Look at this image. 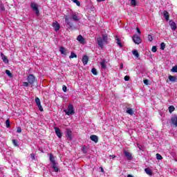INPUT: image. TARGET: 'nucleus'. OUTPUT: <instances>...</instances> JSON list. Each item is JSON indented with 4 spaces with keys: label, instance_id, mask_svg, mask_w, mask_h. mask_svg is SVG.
<instances>
[{
    "label": "nucleus",
    "instance_id": "1",
    "mask_svg": "<svg viewBox=\"0 0 177 177\" xmlns=\"http://www.w3.org/2000/svg\"><path fill=\"white\" fill-rule=\"evenodd\" d=\"M73 21H79L80 20V17L78 16V14L75 13V12H73L71 15V17H65V23L66 24V27H68V28H73L74 27V22Z\"/></svg>",
    "mask_w": 177,
    "mask_h": 177
},
{
    "label": "nucleus",
    "instance_id": "2",
    "mask_svg": "<svg viewBox=\"0 0 177 177\" xmlns=\"http://www.w3.org/2000/svg\"><path fill=\"white\" fill-rule=\"evenodd\" d=\"M64 111L66 115H73L75 113L74 111V106H73V104H69L68 106V109L64 110Z\"/></svg>",
    "mask_w": 177,
    "mask_h": 177
},
{
    "label": "nucleus",
    "instance_id": "3",
    "mask_svg": "<svg viewBox=\"0 0 177 177\" xmlns=\"http://www.w3.org/2000/svg\"><path fill=\"white\" fill-rule=\"evenodd\" d=\"M30 8L36 13L37 16H39V10L38 9V5L35 2L30 3Z\"/></svg>",
    "mask_w": 177,
    "mask_h": 177
},
{
    "label": "nucleus",
    "instance_id": "4",
    "mask_svg": "<svg viewBox=\"0 0 177 177\" xmlns=\"http://www.w3.org/2000/svg\"><path fill=\"white\" fill-rule=\"evenodd\" d=\"M27 81L30 85H32V84L35 82V76H34L32 74L28 75L27 77Z\"/></svg>",
    "mask_w": 177,
    "mask_h": 177
},
{
    "label": "nucleus",
    "instance_id": "5",
    "mask_svg": "<svg viewBox=\"0 0 177 177\" xmlns=\"http://www.w3.org/2000/svg\"><path fill=\"white\" fill-rule=\"evenodd\" d=\"M66 136L67 138V140H73V131L70 129H66Z\"/></svg>",
    "mask_w": 177,
    "mask_h": 177
},
{
    "label": "nucleus",
    "instance_id": "6",
    "mask_svg": "<svg viewBox=\"0 0 177 177\" xmlns=\"http://www.w3.org/2000/svg\"><path fill=\"white\" fill-rule=\"evenodd\" d=\"M35 103L37 107H39V110L40 111H44V108H42V105H41V100H39L38 97L35 98Z\"/></svg>",
    "mask_w": 177,
    "mask_h": 177
},
{
    "label": "nucleus",
    "instance_id": "7",
    "mask_svg": "<svg viewBox=\"0 0 177 177\" xmlns=\"http://www.w3.org/2000/svg\"><path fill=\"white\" fill-rule=\"evenodd\" d=\"M133 41L134 44H136L137 45H139V44L142 42V39H140V37L136 35L133 36Z\"/></svg>",
    "mask_w": 177,
    "mask_h": 177
},
{
    "label": "nucleus",
    "instance_id": "8",
    "mask_svg": "<svg viewBox=\"0 0 177 177\" xmlns=\"http://www.w3.org/2000/svg\"><path fill=\"white\" fill-rule=\"evenodd\" d=\"M76 39L77 41H78V42H80V44H82V45H84V44H86L85 38H84V37H82V35H79Z\"/></svg>",
    "mask_w": 177,
    "mask_h": 177
},
{
    "label": "nucleus",
    "instance_id": "9",
    "mask_svg": "<svg viewBox=\"0 0 177 177\" xmlns=\"http://www.w3.org/2000/svg\"><path fill=\"white\" fill-rule=\"evenodd\" d=\"M54 129L55 131V133H56L57 136L59 139H62V131L60 130V129H59V127H54Z\"/></svg>",
    "mask_w": 177,
    "mask_h": 177
},
{
    "label": "nucleus",
    "instance_id": "10",
    "mask_svg": "<svg viewBox=\"0 0 177 177\" xmlns=\"http://www.w3.org/2000/svg\"><path fill=\"white\" fill-rule=\"evenodd\" d=\"M59 52L61 55H64L65 56L67 55V53H68V50L66 49V48L62 46L59 48Z\"/></svg>",
    "mask_w": 177,
    "mask_h": 177
},
{
    "label": "nucleus",
    "instance_id": "11",
    "mask_svg": "<svg viewBox=\"0 0 177 177\" xmlns=\"http://www.w3.org/2000/svg\"><path fill=\"white\" fill-rule=\"evenodd\" d=\"M0 56L3 63H5L6 64H8V63H9V59H8V57L5 55H3V53H1Z\"/></svg>",
    "mask_w": 177,
    "mask_h": 177
},
{
    "label": "nucleus",
    "instance_id": "12",
    "mask_svg": "<svg viewBox=\"0 0 177 177\" xmlns=\"http://www.w3.org/2000/svg\"><path fill=\"white\" fill-rule=\"evenodd\" d=\"M97 42L99 47L103 48V44H105L104 41H103V39H102V37H98L97 39Z\"/></svg>",
    "mask_w": 177,
    "mask_h": 177
},
{
    "label": "nucleus",
    "instance_id": "13",
    "mask_svg": "<svg viewBox=\"0 0 177 177\" xmlns=\"http://www.w3.org/2000/svg\"><path fill=\"white\" fill-rule=\"evenodd\" d=\"M171 122L174 127H177V115H174L171 117Z\"/></svg>",
    "mask_w": 177,
    "mask_h": 177
},
{
    "label": "nucleus",
    "instance_id": "14",
    "mask_svg": "<svg viewBox=\"0 0 177 177\" xmlns=\"http://www.w3.org/2000/svg\"><path fill=\"white\" fill-rule=\"evenodd\" d=\"M53 27L54 28L55 31H59V30H60V25L57 21L53 23Z\"/></svg>",
    "mask_w": 177,
    "mask_h": 177
},
{
    "label": "nucleus",
    "instance_id": "15",
    "mask_svg": "<svg viewBox=\"0 0 177 177\" xmlns=\"http://www.w3.org/2000/svg\"><path fill=\"white\" fill-rule=\"evenodd\" d=\"M169 26L173 31H175L177 28L176 24L174 21H169Z\"/></svg>",
    "mask_w": 177,
    "mask_h": 177
},
{
    "label": "nucleus",
    "instance_id": "16",
    "mask_svg": "<svg viewBox=\"0 0 177 177\" xmlns=\"http://www.w3.org/2000/svg\"><path fill=\"white\" fill-rule=\"evenodd\" d=\"M90 139L93 142H95V143H97V142H99V138L97 136L92 135L90 136Z\"/></svg>",
    "mask_w": 177,
    "mask_h": 177
},
{
    "label": "nucleus",
    "instance_id": "17",
    "mask_svg": "<svg viewBox=\"0 0 177 177\" xmlns=\"http://www.w3.org/2000/svg\"><path fill=\"white\" fill-rule=\"evenodd\" d=\"M124 154L127 157V160H132V154H131V153L124 151Z\"/></svg>",
    "mask_w": 177,
    "mask_h": 177
},
{
    "label": "nucleus",
    "instance_id": "18",
    "mask_svg": "<svg viewBox=\"0 0 177 177\" xmlns=\"http://www.w3.org/2000/svg\"><path fill=\"white\" fill-rule=\"evenodd\" d=\"M88 60H89V58L88 57V56L86 55L83 56L82 62H83L84 66H86V64H88Z\"/></svg>",
    "mask_w": 177,
    "mask_h": 177
},
{
    "label": "nucleus",
    "instance_id": "19",
    "mask_svg": "<svg viewBox=\"0 0 177 177\" xmlns=\"http://www.w3.org/2000/svg\"><path fill=\"white\" fill-rule=\"evenodd\" d=\"M100 66H101V68L102 70H106V67H107V66L106 65V60L103 59L100 63Z\"/></svg>",
    "mask_w": 177,
    "mask_h": 177
},
{
    "label": "nucleus",
    "instance_id": "20",
    "mask_svg": "<svg viewBox=\"0 0 177 177\" xmlns=\"http://www.w3.org/2000/svg\"><path fill=\"white\" fill-rule=\"evenodd\" d=\"M163 15L166 19V21H168V20H169V14L168 13V11L165 10Z\"/></svg>",
    "mask_w": 177,
    "mask_h": 177
},
{
    "label": "nucleus",
    "instance_id": "21",
    "mask_svg": "<svg viewBox=\"0 0 177 177\" xmlns=\"http://www.w3.org/2000/svg\"><path fill=\"white\" fill-rule=\"evenodd\" d=\"M50 161L52 162V165L56 164V160H55V157L52 153H50Z\"/></svg>",
    "mask_w": 177,
    "mask_h": 177
},
{
    "label": "nucleus",
    "instance_id": "22",
    "mask_svg": "<svg viewBox=\"0 0 177 177\" xmlns=\"http://www.w3.org/2000/svg\"><path fill=\"white\" fill-rule=\"evenodd\" d=\"M145 171L146 172V174L147 175H149L150 176H153V172L151 171V170L149 168H146L145 169Z\"/></svg>",
    "mask_w": 177,
    "mask_h": 177
},
{
    "label": "nucleus",
    "instance_id": "23",
    "mask_svg": "<svg viewBox=\"0 0 177 177\" xmlns=\"http://www.w3.org/2000/svg\"><path fill=\"white\" fill-rule=\"evenodd\" d=\"M126 113H127V114H129L130 115H133V110L131 108H127Z\"/></svg>",
    "mask_w": 177,
    "mask_h": 177
},
{
    "label": "nucleus",
    "instance_id": "24",
    "mask_svg": "<svg viewBox=\"0 0 177 177\" xmlns=\"http://www.w3.org/2000/svg\"><path fill=\"white\" fill-rule=\"evenodd\" d=\"M169 80L171 81V82H176V77L172 76V75H169Z\"/></svg>",
    "mask_w": 177,
    "mask_h": 177
},
{
    "label": "nucleus",
    "instance_id": "25",
    "mask_svg": "<svg viewBox=\"0 0 177 177\" xmlns=\"http://www.w3.org/2000/svg\"><path fill=\"white\" fill-rule=\"evenodd\" d=\"M52 168L54 169L55 172L59 171V167H57V165H56V163L53 164Z\"/></svg>",
    "mask_w": 177,
    "mask_h": 177
},
{
    "label": "nucleus",
    "instance_id": "26",
    "mask_svg": "<svg viewBox=\"0 0 177 177\" xmlns=\"http://www.w3.org/2000/svg\"><path fill=\"white\" fill-rule=\"evenodd\" d=\"M102 39L104 44H107L108 37H107L106 35H103Z\"/></svg>",
    "mask_w": 177,
    "mask_h": 177
},
{
    "label": "nucleus",
    "instance_id": "27",
    "mask_svg": "<svg viewBox=\"0 0 177 177\" xmlns=\"http://www.w3.org/2000/svg\"><path fill=\"white\" fill-rule=\"evenodd\" d=\"M71 1H72V2L75 3L77 5V6H81V3L80 2V1H78V0H71Z\"/></svg>",
    "mask_w": 177,
    "mask_h": 177
},
{
    "label": "nucleus",
    "instance_id": "28",
    "mask_svg": "<svg viewBox=\"0 0 177 177\" xmlns=\"http://www.w3.org/2000/svg\"><path fill=\"white\" fill-rule=\"evenodd\" d=\"M132 53L133 55L136 56V57H139V53L138 52V50H134L132 51Z\"/></svg>",
    "mask_w": 177,
    "mask_h": 177
},
{
    "label": "nucleus",
    "instance_id": "29",
    "mask_svg": "<svg viewBox=\"0 0 177 177\" xmlns=\"http://www.w3.org/2000/svg\"><path fill=\"white\" fill-rule=\"evenodd\" d=\"M6 74H7V75L8 77H10V78H12V77H13V75H12V73H10V71H9V70L6 71Z\"/></svg>",
    "mask_w": 177,
    "mask_h": 177
},
{
    "label": "nucleus",
    "instance_id": "30",
    "mask_svg": "<svg viewBox=\"0 0 177 177\" xmlns=\"http://www.w3.org/2000/svg\"><path fill=\"white\" fill-rule=\"evenodd\" d=\"M6 128H10V121L9 119L6 121Z\"/></svg>",
    "mask_w": 177,
    "mask_h": 177
},
{
    "label": "nucleus",
    "instance_id": "31",
    "mask_svg": "<svg viewBox=\"0 0 177 177\" xmlns=\"http://www.w3.org/2000/svg\"><path fill=\"white\" fill-rule=\"evenodd\" d=\"M82 150L84 154H86V153H88V149L86 148V146H84Z\"/></svg>",
    "mask_w": 177,
    "mask_h": 177
},
{
    "label": "nucleus",
    "instance_id": "32",
    "mask_svg": "<svg viewBox=\"0 0 177 177\" xmlns=\"http://www.w3.org/2000/svg\"><path fill=\"white\" fill-rule=\"evenodd\" d=\"M12 143L14 146L16 147H19V142H17V140H12Z\"/></svg>",
    "mask_w": 177,
    "mask_h": 177
},
{
    "label": "nucleus",
    "instance_id": "33",
    "mask_svg": "<svg viewBox=\"0 0 177 177\" xmlns=\"http://www.w3.org/2000/svg\"><path fill=\"white\" fill-rule=\"evenodd\" d=\"M74 57H77V55L75 53H71V55L69 56V59H74Z\"/></svg>",
    "mask_w": 177,
    "mask_h": 177
},
{
    "label": "nucleus",
    "instance_id": "34",
    "mask_svg": "<svg viewBox=\"0 0 177 177\" xmlns=\"http://www.w3.org/2000/svg\"><path fill=\"white\" fill-rule=\"evenodd\" d=\"M91 73L93 74V75H97V71H96V68H93L91 69Z\"/></svg>",
    "mask_w": 177,
    "mask_h": 177
},
{
    "label": "nucleus",
    "instance_id": "35",
    "mask_svg": "<svg viewBox=\"0 0 177 177\" xmlns=\"http://www.w3.org/2000/svg\"><path fill=\"white\" fill-rule=\"evenodd\" d=\"M171 73H177V66H174L171 69Z\"/></svg>",
    "mask_w": 177,
    "mask_h": 177
},
{
    "label": "nucleus",
    "instance_id": "36",
    "mask_svg": "<svg viewBox=\"0 0 177 177\" xmlns=\"http://www.w3.org/2000/svg\"><path fill=\"white\" fill-rule=\"evenodd\" d=\"M175 111V107L174 106H169V113H172V111Z\"/></svg>",
    "mask_w": 177,
    "mask_h": 177
},
{
    "label": "nucleus",
    "instance_id": "37",
    "mask_svg": "<svg viewBox=\"0 0 177 177\" xmlns=\"http://www.w3.org/2000/svg\"><path fill=\"white\" fill-rule=\"evenodd\" d=\"M160 49L161 50H164L165 49V43L160 44Z\"/></svg>",
    "mask_w": 177,
    "mask_h": 177
},
{
    "label": "nucleus",
    "instance_id": "38",
    "mask_svg": "<svg viewBox=\"0 0 177 177\" xmlns=\"http://www.w3.org/2000/svg\"><path fill=\"white\" fill-rule=\"evenodd\" d=\"M157 160H162V156L160 153H156Z\"/></svg>",
    "mask_w": 177,
    "mask_h": 177
},
{
    "label": "nucleus",
    "instance_id": "39",
    "mask_svg": "<svg viewBox=\"0 0 177 177\" xmlns=\"http://www.w3.org/2000/svg\"><path fill=\"white\" fill-rule=\"evenodd\" d=\"M131 5L132 6H136V0H131Z\"/></svg>",
    "mask_w": 177,
    "mask_h": 177
},
{
    "label": "nucleus",
    "instance_id": "40",
    "mask_svg": "<svg viewBox=\"0 0 177 177\" xmlns=\"http://www.w3.org/2000/svg\"><path fill=\"white\" fill-rule=\"evenodd\" d=\"M151 51L153 52V53H155V52H157V46H153L151 48Z\"/></svg>",
    "mask_w": 177,
    "mask_h": 177
},
{
    "label": "nucleus",
    "instance_id": "41",
    "mask_svg": "<svg viewBox=\"0 0 177 177\" xmlns=\"http://www.w3.org/2000/svg\"><path fill=\"white\" fill-rule=\"evenodd\" d=\"M148 40L149 41V42H151V41H153V36H151V35H148Z\"/></svg>",
    "mask_w": 177,
    "mask_h": 177
},
{
    "label": "nucleus",
    "instance_id": "42",
    "mask_svg": "<svg viewBox=\"0 0 177 177\" xmlns=\"http://www.w3.org/2000/svg\"><path fill=\"white\" fill-rule=\"evenodd\" d=\"M0 9L2 12H3V10H5V6H3V4L0 5Z\"/></svg>",
    "mask_w": 177,
    "mask_h": 177
},
{
    "label": "nucleus",
    "instance_id": "43",
    "mask_svg": "<svg viewBox=\"0 0 177 177\" xmlns=\"http://www.w3.org/2000/svg\"><path fill=\"white\" fill-rule=\"evenodd\" d=\"M62 91H63L64 92H67V86H66L65 85H64V86H62Z\"/></svg>",
    "mask_w": 177,
    "mask_h": 177
},
{
    "label": "nucleus",
    "instance_id": "44",
    "mask_svg": "<svg viewBox=\"0 0 177 177\" xmlns=\"http://www.w3.org/2000/svg\"><path fill=\"white\" fill-rule=\"evenodd\" d=\"M22 84H23L24 86L27 87V86H28V84H30V83H28V82H24Z\"/></svg>",
    "mask_w": 177,
    "mask_h": 177
},
{
    "label": "nucleus",
    "instance_id": "45",
    "mask_svg": "<svg viewBox=\"0 0 177 177\" xmlns=\"http://www.w3.org/2000/svg\"><path fill=\"white\" fill-rule=\"evenodd\" d=\"M17 133H21V127H17Z\"/></svg>",
    "mask_w": 177,
    "mask_h": 177
},
{
    "label": "nucleus",
    "instance_id": "46",
    "mask_svg": "<svg viewBox=\"0 0 177 177\" xmlns=\"http://www.w3.org/2000/svg\"><path fill=\"white\" fill-rule=\"evenodd\" d=\"M143 82L145 85H149V80H144Z\"/></svg>",
    "mask_w": 177,
    "mask_h": 177
},
{
    "label": "nucleus",
    "instance_id": "47",
    "mask_svg": "<svg viewBox=\"0 0 177 177\" xmlns=\"http://www.w3.org/2000/svg\"><path fill=\"white\" fill-rule=\"evenodd\" d=\"M30 157H31L32 160H35V154L31 153Z\"/></svg>",
    "mask_w": 177,
    "mask_h": 177
},
{
    "label": "nucleus",
    "instance_id": "48",
    "mask_svg": "<svg viewBox=\"0 0 177 177\" xmlns=\"http://www.w3.org/2000/svg\"><path fill=\"white\" fill-rule=\"evenodd\" d=\"M117 44L119 46H121V42H120V39H117Z\"/></svg>",
    "mask_w": 177,
    "mask_h": 177
},
{
    "label": "nucleus",
    "instance_id": "49",
    "mask_svg": "<svg viewBox=\"0 0 177 177\" xmlns=\"http://www.w3.org/2000/svg\"><path fill=\"white\" fill-rule=\"evenodd\" d=\"M124 81H129V76H125V77H124Z\"/></svg>",
    "mask_w": 177,
    "mask_h": 177
},
{
    "label": "nucleus",
    "instance_id": "50",
    "mask_svg": "<svg viewBox=\"0 0 177 177\" xmlns=\"http://www.w3.org/2000/svg\"><path fill=\"white\" fill-rule=\"evenodd\" d=\"M137 146H138V147L140 150H142V146L141 145H140L139 144H137Z\"/></svg>",
    "mask_w": 177,
    "mask_h": 177
},
{
    "label": "nucleus",
    "instance_id": "51",
    "mask_svg": "<svg viewBox=\"0 0 177 177\" xmlns=\"http://www.w3.org/2000/svg\"><path fill=\"white\" fill-rule=\"evenodd\" d=\"M136 30H137V32H138V34H140V29H139V28H136Z\"/></svg>",
    "mask_w": 177,
    "mask_h": 177
},
{
    "label": "nucleus",
    "instance_id": "52",
    "mask_svg": "<svg viewBox=\"0 0 177 177\" xmlns=\"http://www.w3.org/2000/svg\"><path fill=\"white\" fill-rule=\"evenodd\" d=\"M110 158H115V155H110Z\"/></svg>",
    "mask_w": 177,
    "mask_h": 177
},
{
    "label": "nucleus",
    "instance_id": "53",
    "mask_svg": "<svg viewBox=\"0 0 177 177\" xmlns=\"http://www.w3.org/2000/svg\"><path fill=\"white\" fill-rule=\"evenodd\" d=\"M120 68H121V69L124 68V64H120Z\"/></svg>",
    "mask_w": 177,
    "mask_h": 177
},
{
    "label": "nucleus",
    "instance_id": "54",
    "mask_svg": "<svg viewBox=\"0 0 177 177\" xmlns=\"http://www.w3.org/2000/svg\"><path fill=\"white\" fill-rule=\"evenodd\" d=\"M104 1H106V0H97V2H103Z\"/></svg>",
    "mask_w": 177,
    "mask_h": 177
},
{
    "label": "nucleus",
    "instance_id": "55",
    "mask_svg": "<svg viewBox=\"0 0 177 177\" xmlns=\"http://www.w3.org/2000/svg\"><path fill=\"white\" fill-rule=\"evenodd\" d=\"M101 171L104 172V169H103V167H101Z\"/></svg>",
    "mask_w": 177,
    "mask_h": 177
},
{
    "label": "nucleus",
    "instance_id": "56",
    "mask_svg": "<svg viewBox=\"0 0 177 177\" xmlns=\"http://www.w3.org/2000/svg\"><path fill=\"white\" fill-rule=\"evenodd\" d=\"M127 177H133V176H132V175H131V174H129V175L127 176Z\"/></svg>",
    "mask_w": 177,
    "mask_h": 177
}]
</instances>
